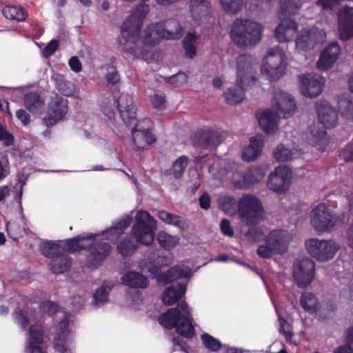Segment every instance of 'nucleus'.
<instances>
[{
  "instance_id": "1",
  "label": "nucleus",
  "mask_w": 353,
  "mask_h": 353,
  "mask_svg": "<svg viewBox=\"0 0 353 353\" xmlns=\"http://www.w3.org/2000/svg\"><path fill=\"white\" fill-rule=\"evenodd\" d=\"M132 221L131 214H125L114 221L112 227L99 233L81 234L70 239L67 248L73 251L88 250L85 263L89 268H97L106 259L112 250L110 244L103 241L107 240L111 243L117 241Z\"/></svg>"
},
{
  "instance_id": "2",
  "label": "nucleus",
  "mask_w": 353,
  "mask_h": 353,
  "mask_svg": "<svg viewBox=\"0 0 353 353\" xmlns=\"http://www.w3.org/2000/svg\"><path fill=\"white\" fill-rule=\"evenodd\" d=\"M16 323L23 330H27L26 353H44L40 345L43 339L41 323L37 320L35 310H21L17 307L14 312ZM68 317L64 315L59 326L61 332L54 339V348L59 353H76V343L74 336L66 329Z\"/></svg>"
},
{
  "instance_id": "3",
  "label": "nucleus",
  "mask_w": 353,
  "mask_h": 353,
  "mask_svg": "<svg viewBox=\"0 0 353 353\" xmlns=\"http://www.w3.org/2000/svg\"><path fill=\"white\" fill-rule=\"evenodd\" d=\"M101 110L109 120H113L116 111H119L123 121L133 132L151 131V121L148 118L138 120L136 118V109L132 97L128 94L121 93L118 98L109 97L101 104Z\"/></svg>"
},
{
  "instance_id": "4",
  "label": "nucleus",
  "mask_w": 353,
  "mask_h": 353,
  "mask_svg": "<svg viewBox=\"0 0 353 353\" xmlns=\"http://www.w3.org/2000/svg\"><path fill=\"white\" fill-rule=\"evenodd\" d=\"M236 164L225 160H219L209 166V172L221 181L230 180L235 189H244L262 180L265 171L259 167H252L245 173L241 169L234 170Z\"/></svg>"
},
{
  "instance_id": "5",
  "label": "nucleus",
  "mask_w": 353,
  "mask_h": 353,
  "mask_svg": "<svg viewBox=\"0 0 353 353\" xmlns=\"http://www.w3.org/2000/svg\"><path fill=\"white\" fill-rule=\"evenodd\" d=\"M256 70L255 60L252 56L243 54L237 58L236 84L224 92L227 103L237 104L243 100L245 90L251 87L256 80Z\"/></svg>"
},
{
  "instance_id": "6",
  "label": "nucleus",
  "mask_w": 353,
  "mask_h": 353,
  "mask_svg": "<svg viewBox=\"0 0 353 353\" xmlns=\"http://www.w3.org/2000/svg\"><path fill=\"white\" fill-rule=\"evenodd\" d=\"M158 321L165 328H174L178 334L186 339H192L196 335V324L193 321L191 308L185 301L161 314Z\"/></svg>"
},
{
  "instance_id": "7",
  "label": "nucleus",
  "mask_w": 353,
  "mask_h": 353,
  "mask_svg": "<svg viewBox=\"0 0 353 353\" xmlns=\"http://www.w3.org/2000/svg\"><path fill=\"white\" fill-rule=\"evenodd\" d=\"M172 259L170 256H159L154 262H145L141 265V270L150 273L156 278L158 283L166 285L179 279H190L192 276L190 267L184 265H176L170 268L165 272L160 273L163 267L170 265Z\"/></svg>"
},
{
  "instance_id": "8",
  "label": "nucleus",
  "mask_w": 353,
  "mask_h": 353,
  "mask_svg": "<svg viewBox=\"0 0 353 353\" xmlns=\"http://www.w3.org/2000/svg\"><path fill=\"white\" fill-rule=\"evenodd\" d=\"M263 28L256 22L235 19L230 32L233 42L239 47L248 48L256 46L261 39Z\"/></svg>"
},
{
  "instance_id": "9",
  "label": "nucleus",
  "mask_w": 353,
  "mask_h": 353,
  "mask_svg": "<svg viewBox=\"0 0 353 353\" xmlns=\"http://www.w3.org/2000/svg\"><path fill=\"white\" fill-rule=\"evenodd\" d=\"M286 68L284 51L278 46L269 49L261 68L262 75L270 81H277L285 74Z\"/></svg>"
},
{
  "instance_id": "10",
  "label": "nucleus",
  "mask_w": 353,
  "mask_h": 353,
  "mask_svg": "<svg viewBox=\"0 0 353 353\" xmlns=\"http://www.w3.org/2000/svg\"><path fill=\"white\" fill-rule=\"evenodd\" d=\"M292 239L290 234L285 230H274L265 238V244L260 245L257 254L264 259H270L274 254H283L287 251Z\"/></svg>"
},
{
  "instance_id": "11",
  "label": "nucleus",
  "mask_w": 353,
  "mask_h": 353,
  "mask_svg": "<svg viewBox=\"0 0 353 353\" xmlns=\"http://www.w3.org/2000/svg\"><path fill=\"white\" fill-rule=\"evenodd\" d=\"M345 216L332 213L325 203H319L310 213V223L318 232L331 231L344 223Z\"/></svg>"
},
{
  "instance_id": "12",
  "label": "nucleus",
  "mask_w": 353,
  "mask_h": 353,
  "mask_svg": "<svg viewBox=\"0 0 353 353\" xmlns=\"http://www.w3.org/2000/svg\"><path fill=\"white\" fill-rule=\"evenodd\" d=\"M156 228L155 219L148 212L140 210L135 216L132 233L137 243L148 245L153 242Z\"/></svg>"
},
{
  "instance_id": "13",
  "label": "nucleus",
  "mask_w": 353,
  "mask_h": 353,
  "mask_svg": "<svg viewBox=\"0 0 353 353\" xmlns=\"http://www.w3.org/2000/svg\"><path fill=\"white\" fill-rule=\"evenodd\" d=\"M239 214L242 221L246 225H256L263 219L262 203L256 196L245 194L239 201Z\"/></svg>"
},
{
  "instance_id": "14",
  "label": "nucleus",
  "mask_w": 353,
  "mask_h": 353,
  "mask_svg": "<svg viewBox=\"0 0 353 353\" xmlns=\"http://www.w3.org/2000/svg\"><path fill=\"white\" fill-rule=\"evenodd\" d=\"M305 245L310 256L320 262L333 259L339 249V245L332 239L311 238L305 241Z\"/></svg>"
},
{
  "instance_id": "15",
  "label": "nucleus",
  "mask_w": 353,
  "mask_h": 353,
  "mask_svg": "<svg viewBox=\"0 0 353 353\" xmlns=\"http://www.w3.org/2000/svg\"><path fill=\"white\" fill-rule=\"evenodd\" d=\"M315 263L308 257L299 258L293 264V276L297 285L306 288L314 276Z\"/></svg>"
},
{
  "instance_id": "16",
  "label": "nucleus",
  "mask_w": 353,
  "mask_h": 353,
  "mask_svg": "<svg viewBox=\"0 0 353 353\" xmlns=\"http://www.w3.org/2000/svg\"><path fill=\"white\" fill-rule=\"evenodd\" d=\"M272 108L280 117L289 118L294 113L296 103L292 95L281 89H276L272 100Z\"/></svg>"
},
{
  "instance_id": "17",
  "label": "nucleus",
  "mask_w": 353,
  "mask_h": 353,
  "mask_svg": "<svg viewBox=\"0 0 353 353\" xmlns=\"http://www.w3.org/2000/svg\"><path fill=\"white\" fill-rule=\"evenodd\" d=\"M326 39L325 32L321 28L313 27L305 30L296 40L298 50L307 51L318 44L323 43Z\"/></svg>"
},
{
  "instance_id": "18",
  "label": "nucleus",
  "mask_w": 353,
  "mask_h": 353,
  "mask_svg": "<svg viewBox=\"0 0 353 353\" xmlns=\"http://www.w3.org/2000/svg\"><path fill=\"white\" fill-rule=\"evenodd\" d=\"M291 178L292 172L288 167L278 166L270 174L267 185L269 189L282 193L289 188Z\"/></svg>"
},
{
  "instance_id": "19",
  "label": "nucleus",
  "mask_w": 353,
  "mask_h": 353,
  "mask_svg": "<svg viewBox=\"0 0 353 353\" xmlns=\"http://www.w3.org/2000/svg\"><path fill=\"white\" fill-rule=\"evenodd\" d=\"M299 85L301 93L303 95L313 98L321 93L323 81L319 75L307 73L299 77Z\"/></svg>"
},
{
  "instance_id": "20",
  "label": "nucleus",
  "mask_w": 353,
  "mask_h": 353,
  "mask_svg": "<svg viewBox=\"0 0 353 353\" xmlns=\"http://www.w3.org/2000/svg\"><path fill=\"white\" fill-rule=\"evenodd\" d=\"M316 112L320 123L326 128L334 127L338 121V114L330 103L319 100L315 104Z\"/></svg>"
},
{
  "instance_id": "21",
  "label": "nucleus",
  "mask_w": 353,
  "mask_h": 353,
  "mask_svg": "<svg viewBox=\"0 0 353 353\" xmlns=\"http://www.w3.org/2000/svg\"><path fill=\"white\" fill-rule=\"evenodd\" d=\"M297 31V23L293 19L284 18L275 28L274 37L279 43L288 42L294 39Z\"/></svg>"
},
{
  "instance_id": "22",
  "label": "nucleus",
  "mask_w": 353,
  "mask_h": 353,
  "mask_svg": "<svg viewBox=\"0 0 353 353\" xmlns=\"http://www.w3.org/2000/svg\"><path fill=\"white\" fill-rule=\"evenodd\" d=\"M340 48L338 43H332L321 52L316 66L319 70H326L331 68L338 59Z\"/></svg>"
},
{
  "instance_id": "23",
  "label": "nucleus",
  "mask_w": 353,
  "mask_h": 353,
  "mask_svg": "<svg viewBox=\"0 0 353 353\" xmlns=\"http://www.w3.org/2000/svg\"><path fill=\"white\" fill-rule=\"evenodd\" d=\"M68 99L60 96L53 97L49 103V120L51 123L61 120L68 112Z\"/></svg>"
},
{
  "instance_id": "24",
  "label": "nucleus",
  "mask_w": 353,
  "mask_h": 353,
  "mask_svg": "<svg viewBox=\"0 0 353 353\" xmlns=\"http://www.w3.org/2000/svg\"><path fill=\"white\" fill-rule=\"evenodd\" d=\"M339 32L343 41L350 39L353 36V12L352 9L343 8L339 13Z\"/></svg>"
},
{
  "instance_id": "25",
  "label": "nucleus",
  "mask_w": 353,
  "mask_h": 353,
  "mask_svg": "<svg viewBox=\"0 0 353 353\" xmlns=\"http://www.w3.org/2000/svg\"><path fill=\"white\" fill-rule=\"evenodd\" d=\"M259 125L266 134L274 133L278 128V120L280 117L272 109H266L256 114Z\"/></svg>"
},
{
  "instance_id": "26",
  "label": "nucleus",
  "mask_w": 353,
  "mask_h": 353,
  "mask_svg": "<svg viewBox=\"0 0 353 353\" xmlns=\"http://www.w3.org/2000/svg\"><path fill=\"white\" fill-rule=\"evenodd\" d=\"M193 142L197 147L208 149L219 145L221 142V137L218 132L206 130L195 135Z\"/></svg>"
},
{
  "instance_id": "27",
  "label": "nucleus",
  "mask_w": 353,
  "mask_h": 353,
  "mask_svg": "<svg viewBox=\"0 0 353 353\" xmlns=\"http://www.w3.org/2000/svg\"><path fill=\"white\" fill-rule=\"evenodd\" d=\"M158 23L161 24V29L164 39H179L183 36V28L175 19H168Z\"/></svg>"
},
{
  "instance_id": "28",
  "label": "nucleus",
  "mask_w": 353,
  "mask_h": 353,
  "mask_svg": "<svg viewBox=\"0 0 353 353\" xmlns=\"http://www.w3.org/2000/svg\"><path fill=\"white\" fill-rule=\"evenodd\" d=\"M123 285L133 289H145L149 285L148 279L140 272L130 270L121 278Z\"/></svg>"
},
{
  "instance_id": "29",
  "label": "nucleus",
  "mask_w": 353,
  "mask_h": 353,
  "mask_svg": "<svg viewBox=\"0 0 353 353\" xmlns=\"http://www.w3.org/2000/svg\"><path fill=\"white\" fill-rule=\"evenodd\" d=\"M325 127L321 123H314L310 126L306 133L307 141L310 145L322 148L327 143Z\"/></svg>"
},
{
  "instance_id": "30",
  "label": "nucleus",
  "mask_w": 353,
  "mask_h": 353,
  "mask_svg": "<svg viewBox=\"0 0 353 353\" xmlns=\"http://www.w3.org/2000/svg\"><path fill=\"white\" fill-rule=\"evenodd\" d=\"M186 284L179 283L168 287L163 292L161 299L167 305H172L180 300L185 294Z\"/></svg>"
},
{
  "instance_id": "31",
  "label": "nucleus",
  "mask_w": 353,
  "mask_h": 353,
  "mask_svg": "<svg viewBox=\"0 0 353 353\" xmlns=\"http://www.w3.org/2000/svg\"><path fill=\"white\" fill-rule=\"evenodd\" d=\"M263 147V139L261 134L251 137L249 145L243 150V160L248 162L254 161L261 154Z\"/></svg>"
},
{
  "instance_id": "32",
  "label": "nucleus",
  "mask_w": 353,
  "mask_h": 353,
  "mask_svg": "<svg viewBox=\"0 0 353 353\" xmlns=\"http://www.w3.org/2000/svg\"><path fill=\"white\" fill-rule=\"evenodd\" d=\"M163 39L161 24L157 22L151 23L145 28L141 41L145 46L153 47Z\"/></svg>"
},
{
  "instance_id": "33",
  "label": "nucleus",
  "mask_w": 353,
  "mask_h": 353,
  "mask_svg": "<svg viewBox=\"0 0 353 353\" xmlns=\"http://www.w3.org/2000/svg\"><path fill=\"white\" fill-rule=\"evenodd\" d=\"M39 311L43 313H46L50 316H52L54 314L57 313L59 321H57V324L55 325L56 336H58L59 333L61 332V330L59 329V324L63 320L64 315H66L68 317V325L65 330L72 334L68 329L70 314L65 312L58 311V306L53 301H48L41 303L39 305Z\"/></svg>"
},
{
  "instance_id": "34",
  "label": "nucleus",
  "mask_w": 353,
  "mask_h": 353,
  "mask_svg": "<svg viewBox=\"0 0 353 353\" xmlns=\"http://www.w3.org/2000/svg\"><path fill=\"white\" fill-rule=\"evenodd\" d=\"M69 240L66 241L63 246L52 241L42 242L40 245V250L42 254L51 258L52 260L63 254V252H74L75 251L70 250L67 248V243Z\"/></svg>"
},
{
  "instance_id": "35",
  "label": "nucleus",
  "mask_w": 353,
  "mask_h": 353,
  "mask_svg": "<svg viewBox=\"0 0 353 353\" xmlns=\"http://www.w3.org/2000/svg\"><path fill=\"white\" fill-rule=\"evenodd\" d=\"M114 286L112 281H105L93 294L92 305L95 308L101 307L109 299V294Z\"/></svg>"
},
{
  "instance_id": "36",
  "label": "nucleus",
  "mask_w": 353,
  "mask_h": 353,
  "mask_svg": "<svg viewBox=\"0 0 353 353\" xmlns=\"http://www.w3.org/2000/svg\"><path fill=\"white\" fill-rule=\"evenodd\" d=\"M209 0H190V12L195 21L201 22L210 12Z\"/></svg>"
},
{
  "instance_id": "37",
  "label": "nucleus",
  "mask_w": 353,
  "mask_h": 353,
  "mask_svg": "<svg viewBox=\"0 0 353 353\" xmlns=\"http://www.w3.org/2000/svg\"><path fill=\"white\" fill-rule=\"evenodd\" d=\"M131 134L134 148L137 150L146 149L157 141V137L152 131L142 132L135 131Z\"/></svg>"
},
{
  "instance_id": "38",
  "label": "nucleus",
  "mask_w": 353,
  "mask_h": 353,
  "mask_svg": "<svg viewBox=\"0 0 353 353\" xmlns=\"http://www.w3.org/2000/svg\"><path fill=\"white\" fill-rule=\"evenodd\" d=\"M57 90L64 96L71 97L75 91L74 84L66 79V78L59 73H54L52 76Z\"/></svg>"
},
{
  "instance_id": "39",
  "label": "nucleus",
  "mask_w": 353,
  "mask_h": 353,
  "mask_svg": "<svg viewBox=\"0 0 353 353\" xmlns=\"http://www.w3.org/2000/svg\"><path fill=\"white\" fill-rule=\"evenodd\" d=\"M23 104L31 113L38 114L42 110L44 101L37 92H30L24 95Z\"/></svg>"
},
{
  "instance_id": "40",
  "label": "nucleus",
  "mask_w": 353,
  "mask_h": 353,
  "mask_svg": "<svg viewBox=\"0 0 353 353\" xmlns=\"http://www.w3.org/2000/svg\"><path fill=\"white\" fill-rule=\"evenodd\" d=\"M338 108L343 117L347 119H353V102L350 93H343L339 97Z\"/></svg>"
},
{
  "instance_id": "41",
  "label": "nucleus",
  "mask_w": 353,
  "mask_h": 353,
  "mask_svg": "<svg viewBox=\"0 0 353 353\" xmlns=\"http://www.w3.org/2000/svg\"><path fill=\"white\" fill-rule=\"evenodd\" d=\"M189 159L186 156H181L172 163V167L167 169L164 172L166 176H173L176 179H180L185 172V170L188 165Z\"/></svg>"
},
{
  "instance_id": "42",
  "label": "nucleus",
  "mask_w": 353,
  "mask_h": 353,
  "mask_svg": "<svg viewBox=\"0 0 353 353\" xmlns=\"http://www.w3.org/2000/svg\"><path fill=\"white\" fill-rule=\"evenodd\" d=\"M302 152L296 148L289 149L283 144L279 145L274 152V158L279 161H288L299 158Z\"/></svg>"
},
{
  "instance_id": "43",
  "label": "nucleus",
  "mask_w": 353,
  "mask_h": 353,
  "mask_svg": "<svg viewBox=\"0 0 353 353\" xmlns=\"http://www.w3.org/2000/svg\"><path fill=\"white\" fill-rule=\"evenodd\" d=\"M301 307L309 313H316L319 307V301L316 295L312 292H304L300 297Z\"/></svg>"
},
{
  "instance_id": "44",
  "label": "nucleus",
  "mask_w": 353,
  "mask_h": 353,
  "mask_svg": "<svg viewBox=\"0 0 353 353\" xmlns=\"http://www.w3.org/2000/svg\"><path fill=\"white\" fill-rule=\"evenodd\" d=\"M72 264L71 258L66 254H59L51 262V270L54 274H61L67 271Z\"/></svg>"
},
{
  "instance_id": "45",
  "label": "nucleus",
  "mask_w": 353,
  "mask_h": 353,
  "mask_svg": "<svg viewBox=\"0 0 353 353\" xmlns=\"http://www.w3.org/2000/svg\"><path fill=\"white\" fill-rule=\"evenodd\" d=\"M2 13L8 19L17 21H23L27 16L23 8L19 6H7L3 8Z\"/></svg>"
},
{
  "instance_id": "46",
  "label": "nucleus",
  "mask_w": 353,
  "mask_h": 353,
  "mask_svg": "<svg viewBox=\"0 0 353 353\" xmlns=\"http://www.w3.org/2000/svg\"><path fill=\"white\" fill-rule=\"evenodd\" d=\"M301 5V0H281L279 3L280 14L283 17L294 15L298 13Z\"/></svg>"
},
{
  "instance_id": "47",
  "label": "nucleus",
  "mask_w": 353,
  "mask_h": 353,
  "mask_svg": "<svg viewBox=\"0 0 353 353\" xmlns=\"http://www.w3.org/2000/svg\"><path fill=\"white\" fill-rule=\"evenodd\" d=\"M199 36L194 32H188L184 37L183 41V46L185 51V54L190 59H193L196 55V46Z\"/></svg>"
},
{
  "instance_id": "48",
  "label": "nucleus",
  "mask_w": 353,
  "mask_h": 353,
  "mask_svg": "<svg viewBox=\"0 0 353 353\" xmlns=\"http://www.w3.org/2000/svg\"><path fill=\"white\" fill-rule=\"evenodd\" d=\"M30 172L23 168L19 174L18 182L14 185L16 190L15 200L19 204L20 209L22 210L21 199L23 195V186L26 184V181L30 176Z\"/></svg>"
},
{
  "instance_id": "49",
  "label": "nucleus",
  "mask_w": 353,
  "mask_h": 353,
  "mask_svg": "<svg viewBox=\"0 0 353 353\" xmlns=\"http://www.w3.org/2000/svg\"><path fill=\"white\" fill-rule=\"evenodd\" d=\"M157 239L160 246L165 250L174 248L179 241V238L177 236L170 235L164 231L158 233Z\"/></svg>"
},
{
  "instance_id": "50",
  "label": "nucleus",
  "mask_w": 353,
  "mask_h": 353,
  "mask_svg": "<svg viewBox=\"0 0 353 353\" xmlns=\"http://www.w3.org/2000/svg\"><path fill=\"white\" fill-rule=\"evenodd\" d=\"M118 252L123 256L131 255L137 249V245L130 236L124 238L117 247Z\"/></svg>"
},
{
  "instance_id": "51",
  "label": "nucleus",
  "mask_w": 353,
  "mask_h": 353,
  "mask_svg": "<svg viewBox=\"0 0 353 353\" xmlns=\"http://www.w3.org/2000/svg\"><path fill=\"white\" fill-rule=\"evenodd\" d=\"M158 217L167 224L174 225L179 228L184 227V223L181 216H176L165 210L159 212Z\"/></svg>"
},
{
  "instance_id": "52",
  "label": "nucleus",
  "mask_w": 353,
  "mask_h": 353,
  "mask_svg": "<svg viewBox=\"0 0 353 353\" xmlns=\"http://www.w3.org/2000/svg\"><path fill=\"white\" fill-rule=\"evenodd\" d=\"M201 339L205 347L211 352H216L221 349L222 346L220 340L214 338L208 333L202 334L201 336Z\"/></svg>"
},
{
  "instance_id": "53",
  "label": "nucleus",
  "mask_w": 353,
  "mask_h": 353,
  "mask_svg": "<svg viewBox=\"0 0 353 353\" xmlns=\"http://www.w3.org/2000/svg\"><path fill=\"white\" fill-rule=\"evenodd\" d=\"M223 10L228 14H236L242 8L243 0H220Z\"/></svg>"
},
{
  "instance_id": "54",
  "label": "nucleus",
  "mask_w": 353,
  "mask_h": 353,
  "mask_svg": "<svg viewBox=\"0 0 353 353\" xmlns=\"http://www.w3.org/2000/svg\"><path fill=\"white\" fill-rule=\"evenodd\" d=\"M345 340L347 343L336 348L334 353H353V326L350 327L346 332Z\"/></svg>"
},
{
  "instance_id": "55",
  "label": "nucleus",
  "mask_w": 353,
  "mask_h": 353,
  "mask_svg": "<svg viewBox=\"0 0 353 353\" xmlns=\"http://www.w3.org/2000/svg\"><path fill=\"white\" fill-rule=\"evenodd\" d=\"M172 341L174 346V350H179L184 353H190L191 348L183 338L181 336H174L172 337Z\"/></svg>"
},
{
  "instance_id": "56",
  "label": "nucleus",
  "mask_w": 353,
  "mask_h": 353,
  "mask_svg": "<svg viewBox=\"0 0 353 353\" xmlns=\"http://www.w3.org/2000/svg\"><path fill=\"white\" fill-rule=\"evenodd\" d=\"M279 331L280 334H282L286 341L289 342L290 343H292V334L289 330V326L287 323V321L285 319H284L281 316H279Z\"/></svg>"
},
{
  "instance_id": "57",
  "label": "nucleus",
  "mask_w": 353,
  "mask_h": 353,
  "mask_svg": "<svg viewBox=\"0 0 353 353\" xmlns=\"http://www.w3.org/2000/svg\"><path fill=\"white\" fill-rule=\"evenodd\" d=\"M165 80L171 84H174L176 86H181L187 81L188 76L183 72H179L171 77H166Z\"/></svg>"
},
{
  "instance_id": "58",
  "label": "nucleus",
  "mask_w": 353,
  "mask_h": 353,
  "mask_svg": "<svg viewBox=\"0 0 353 353\" xmlns=\"http://www.w3.org/2000/svg\"><path fill=\"white\" fill-rule=\"evenodd\" d=\"M6 228L8 234L12 239H17L21 234V227L14 221H8Z\"/></svg>"
},
{
  "instance_id": "59",
  "label": "nucleus",
  "mask_w": 353,
  "mask_h": 353,
  "mask_svg": "<svg viewBox=\"0 0 353 353\" xmlns=\"http://www.w3.org/2000/svg\"><path fill=\"white\" fill-rule=\"evenodd\" d=\"M150 102L157 110H163L165 108V97L163 94L155 93L150 96Z\"/></svg>"
},
{
  "instance_id": "60",
  "label": "nucleus",
  "mask_w": 353,
  "mask_h": 353,
  "mask_svg": "<svg viewBox=\"0 0 353 353\" xmlns=\"http://www.w3.org/2000/svg\"><path fill=\"white\" fill-rule=\"evenodd\" d=\"M10 173V163L8 159L0 154V181L5 179Z\"/></svg>"
},
{
  "instance_id": "61",
  "label": "nucleus",
  "mask_w": 353,
  "mask_h": 353,
  "mask_svg": "<svg viewBox=\"0 0 353 353\" xmlns=\"http://www.w3.org/2000/svg\"><path fill=\"white\" fill-rule=\"evenodd\" d=\"M59 41L57 39L51 40L43 50V55L46 58L52 56L57 50L59 47Z\"/></svg>"
},
{
  "instance_id": "62",
  "label": "nucleus",
  "mask_w": 353,
  "mask_h": 353,
  "mask_svg": "<svg viewBox=\"0 0 353 353\" xmlns=\"http://www.w3.org/2000/svg\"><path fill=\"white\" fill-rule=\"evenodd\" d=\"M0 141H3L5 145L9 146L12 144L13 143V137L11 134L8 132L6 130L4 129L3 127H2L0 125Z\"/></svg>"
},
{
  "instance_id": "63",
  "label": "nucleus",
  "mask_w": 353,
  "mask_h": 353,
  "mask_svg": "<svg viewBox=\"0 0 353 353\" xmlns=\"http://www.w3.org/2000/svg\"><path fill=\"white\" fill-rule=\"evenodd\" d=\"M220 228L222 233L224 235L228 236H232L234 235V231L230 226V221L228 219H223L221 220Z\"/></svg>"
},
{
  "instance_id": "64",
  "label": "nucleus",
  "mask_w": 353,
  "mask_h": 353,
  "mask_svg": "<svg viewBox=\"0 0 353 353\" xmlns=\"http://www.w3.org/2000/svg\"><path fill=\"white\" fill-rule=\"evenodd\" d=\"M252 225L248 229V236L254 241H259L262 237V231L259 228L254 226V225Z\"/></svg>"
}]
</instances>
